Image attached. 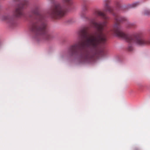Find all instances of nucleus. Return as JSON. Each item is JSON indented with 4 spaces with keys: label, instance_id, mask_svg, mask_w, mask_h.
Here are the masks:
<instances>
[{
    "label": "nucleus",
    "instance_id": "nucleus-2",
    "mask_svg": "<svg viewBox=\"0 0 150 150\" xmlns=\"http://www.w3.org/2000/svg\"><path fill=\"white\" fill-rule=\"evenodd\" d=\"M110 2V0H105L104 11L112 13L114 16L115 23L113 29L111 31V33L124 39L131 44V45H130L128 46L127 48L128 50L130 51L133 50V48L132 45L134 43L140 46L150 45V40L143 37L138 34L131 35L126 34L122 31L120 23L127 21V19L124 17H121L118 14L113 12V8L108 5Z\"/></svg>",
    "mask_w": 150,
    "mask_h": 150
},
{
    "label": "nucleus",
    "instance_id": "nucleus-6",
    "mask_svg": "<svg viewBox=\"0 0 150 150\" xmlns=\"http://www.w3.org/2000/svg\"><path fill=\"white\" fill-rule=\"evenodd\" d=\"M3 19L7 21L11 26H14L16 24V22L14 18L9 16H5L3 17Z\"/></svg>",
    "mask_w": 150,
    "mask_h": 150
},
{
    "label": "nucleus",
    "instance_id": "nucleus-7",
    "mask_svg": "<svg viewBox=\"0 0 150 150\" xmlns=\"http://www.w3.org/2000/svg\"><path fill=\"white\" fill-rule=\"evenodd\" d=\"M139 4V3L138 2H136L132 4H129L127 6V8H128L135 7L138 6Z\"/></svg>",
    "mask_w": 150,
    "mask_h": 150
},
{
    "label": "nucleus",
    "instance_id": "nucleus-13",
    "mask_svg": "<svg viewBox=\"0 0 150 150\" xmlns=\"http://www.w3.org/2000/svg\"><path fill=\"white\" fill-rule=\"evenodd\" d=\"M51 1H54V0H51Z\"/></svg>",
    "mask_w": 150,
    "mask_h": 150
},
{
    "label": "nucleus",
    "instance_id": "nucleus-10",
    "mask_svg": "<svg viewBox=\"0 0 150 150\" xmlns=\"http://www.w3.org/2000/svg\"><path fill=\"white\" fill-rule=\"evenodd\" d=\"M82 11L84 12L87 11L88 10V7L85 4L83 5L82 8Z\"/></svg>",
    "mask_w": 150,
    "mask_h": 150
},
{
    "label": "nucleus",
    "instance_id": "nucleus-5",
    "mask_svg": "<svg viewBox=\"0 0 150 150\" xmlns=\"http://www.w3.org/2000/svg\"><path fill=\"white\" fill-rule=\"evenodd\" d=\"M16 1H20V3L16 8L14 13V16L16 17H21L24 16L23 9L28 4L26 0H14Z\"/></svg>",
    "mask_w": 150,
    "mask_h": 150
},
{
    "label": "nucleus",
    "instance_id": "nucleus-4",
    "mask_svg": "<svg viewBox=\"0 0 150 150\" xmlns=\"http://www.w3.org/2000/svg\"><path fill=\"white\" fill-rule=\"evenodd\" d=\"M63 4L54 3L48 12L50 16L56 18L64 16L67 11V7L72 4V0H62Z\"/></svg>",
    "mask_w": 150,
    "mask_h": 150
},
{
    "label": "nucleus",
    "instance_id": "nucleus-9",
    "mask_svg": "<svg viewBox=\"0 0 150 150\" xmlns=\"http://www.w3.org/2000/svg\"><path fill=\"white\" fill-rule=\"evenodd\" d=\"M143 14L144 15L147 16H150V10L146 9L143 12Z\"/></svg>",
    "mask_w": 150,
    "mask_h": 150
},
{
    "label": "nucleus",
    "instance_id": "nucleus-1",
    "mask_svg": "<svg viewBox=\"0 0 150 150\" xmlns=\"http://www.w3.org/2000/svg\"><path fill=\"white\" fill-rule=\"evenodd\" d=\"M94 14L100 16L105 21L99 23L96 22L94 19L90 21V23L96 29L97 32L93 35H89L88 30L89 27L86 26L78 32L80 38L84 39L83 41L78 42L71 46L68 49V53L71 56L77 55L79 51L81 54L79 57V62L84 63L90 62L96 55L105 54L104 51H100L101 44H104L107 41V35L108 31L104 28L107 23V21L109 18L103 12L97 10L95 11Z\"/></svg>",
    "mask_w": 150,
    "mask_h": 150
},
{
    "label": "nucleus",
    "instance_id": "nucleus-8",
    "mask_svg": "<svg viewBox=\"0 0 150 150\" xmlns=\"http://www.w3.org/2000/svg\"><path fill=\"white\" fill-rule=\"evenodd\" d=\"M115 4L116 7L120 10H122L123 8H124V7L121 6V3L120 2L118 1H116V2Z\"/></svg>",
    "mask_w": 150,
    "mask_h": 150
},
{
    "label": "nucleus",
    "instance_id": "nucleus-11",
    "mask_svg": "<svg viewBox=\"0 0 150 150\" xmlns=\"http://www.w3.org/2000/svg\"><path fill=\"white\" fill-rule=\"evenodd\" d=\"M135 25V24L134 23H130L129 22H128L127 23V27H132L134 26Z\"/></svg>",
    "mask_w": 150,
    "mask_h": 150
},
{
    "label": "nucleus",
    "instance_id": "nucleus-12",
    "mask_svg": "<svg viewBox=\"0 0 150 150\" xmlns=\"http://www.w3.org/2000/svg\"><path fill=\"white\" fill-rule=\"evenodd\" d=\"M81 16L82 18L84 17L85 16V14L83 13H82L81 14Z\"/></svg>",
    "mask_w": 150,
    "mask_h": 150
},
{
    "label": "nucleus",
    "instance_id": "nucleus-3",
    "mask_svg": "<svg viewBox=\"0 0 150 150\" xmlns=\"http://www.w3.org/2000/svg\"><path fill=\"white\" fill-rule=\"evenodd\" d=\"M32 12L36 17V21L30 26V31L35 35V38L37 39L40 38L46 40L49 39L50 36L47 31V24L44 16L37 8L33 10Z\"/></svg>",
    "mask_w": 150,
    "mask_h": 150
}]
</instances>
